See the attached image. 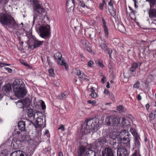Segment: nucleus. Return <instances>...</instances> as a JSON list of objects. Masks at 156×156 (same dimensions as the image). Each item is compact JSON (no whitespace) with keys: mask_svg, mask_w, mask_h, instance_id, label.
<instances>
[{"mask_svg":"<svg viewBox=\"0 0 156 156\" xmlns=\"http://www.w3.org/2000/svg\"><path fill=\"white\" fill-rule=\"evenodd\" d=\"M99 126V119L97 118H89L85 120V123L82 125L81 131L84 134L90 133L97 129Z\"/></svg>","mask_w":156,"mask_h":156,"instance_id":"nucleus-1","label":"nucleus"},{"mask_svg":"<svg viewBox=\"0 0 156 156\" xmlns=\"http://www.w3.org/2000/svg\"><path fill=\"white\" fill-rule=\"evenodd\" d=\"M13 90L15 95L19 98H21L26 96L27 90L24 87V84L20 79L15 80L12 84Z\"/></svg>","mask_w":156,"mask_h":156,"instance_id":"nucleus-2","label":"nucleus"},{"mask_svg":"<svg viewBox=\"0 0 156 156\" xmlns=\"http://www.w3.org/2000/svg\"><path fill=\"white\" fill-rule=\"evenodd\" d=\"M0 23L3 26L13 30L16 29L18 26L14 19L7 13H0Z\"/></svg>","mask_w":156,"mask_h":156,"instance_id":"nucleus-3","label":"nucleus"},{"mask_svg":"<svg viewBox=\"0 0 156 156\" xmlns=\"http://www.w3.org/2000/svg\"><path fill=\"white\" fill-rule=\"evenodd\" d=\"M106 124L108 126H114L118 124H122L123 126H126L129 125V122L125 118H120L115 115H111L107 117L105 119Z\"/></svg>","mask_w":156,"mask_h":156,"instance_id":"nucleus-4","label":"nucleus"},{"mask_svg":"<svg viewBox=\"0 0 156 156\" xmlns=\"http://www.w3.org/2000/svg\"><path fill=\"white\" fill-rule=\"evenodd\" d=\"M131 134L127 130H122L119 133V136L118 142L122 144L127 148L129 149L130 147V141Z\"/></svg>","mask_w":156,"mask_h":156,"instance_id":"nucleus-5","label":"nucleus"},{"mask_svg":"<svg viewBox=\"0 0 156 156\" xmlns=\"http://www.w3.org/2000/svg\"><path fill=\"white\" fill-rule=\"evenodd\" d=\"M34 4V20H35L37 17L39 19H43L45 16V9L39 4L37 0H32Z\"/></svg>","mask_w":156,"mask_h":156,"instance_id":"nucleus-6","label":"nucleus"},{"mask_svg":"<svg viewBox=\"0 0 156 156\" xmlns=\"http://www.w3.org/2000/svg\"><path fill=\"white\" fill-rule=\"evenodd\" d=\"M78 156H96L98 153L97 151H93L92 147L86 148L80 145L78 150Z\"/></svg>","mask_w":156,"mask_h":156,"instance_id":"nucleus-7","label":"nucleus"},{"mask_svg":"<svg viewBox=\"0 0 156 156\" xmlns=\"http://www.w3.org/2000/svg\"><path fill=\"white\" fill-rule=\"evenodd\" d=\"M130 131L134 137V148L139 149L140 147V141L141 140L139 135L137 133L136 130L134 129L131 128L130 129Z\"/></svg>","mask_w":156,"mask_h":156,"instance_id":"nucleus-8","label":"nucleus"},{"mask_svg":"<svg viewBox=\"0 0 156 156\" xmlns=\"http://www.w3.org/2000/svg\"><path fill=\"white\" fill-rule=\"evenodd\" d=\"M40 36L43 38H46L49 34L50 27L49 25L41 26L39 28Z\"/></svg>","mask_w":156,"mask_h":156,"instance_id":"nucleus-9","label":"nucleus"},{"mask_svg":"<svg viewBox=\"0 0 156 156\" xmlns=\"http://www.w3.org/2000/svg\"><path fill=\"white\" fill-rule=\"evenodd\" d=\"M106 138L108 139V143L112 145H116L117 141H118L119 139H118L119 136V134L116 135V133L114 132L112 133H110L105 135Z\"/></svg>","mask_w":156,"mask_h":156,"instance_id":"nucleus-10","label":"nucleus"},{"mask_svg":"<svg viewBox=\"0 0 156 156\" xmlns=\"http://www.w3.org/2000/svg\"><path fill=\"white\" fill-rule=\"evenodd\" d=\"M102 156H114L111 148L107 147L104 148L102 151Z\"/></svg>","mask_w":156,"mask_h":156,"instance_id":"nucleus-11","label":"nucleus"},{"mask_svg":"<svg viewBox=\"0 0 156 156\" xmlns=\"http://www.w3.org/2000/svg\"><path fill=\"white\" fill-rule=\"evenodd\" d=\"M117 156H128L126 149L124 147L118 148L117 151Z\"/></svg>","mask_w":156,"mask_h":156,"instance_id":"nucleus-12","label":"nucleus"},{"mask_svg":"<svg viewBox=\"0 0 156 156\" xmlns=\"http://www.w3.org/2000/svg\"><path fill=\"white\" fill-rule=\"evenodd\" d=\"M107 142L108 143V138H106V136L105 137H101L98 140L97 144V146L100 145L102 147L104 144Z\"/></svg>","mask_w":156,"mask_h":156,"instance_id":"nucleus-13","label":"nucleus"},{"mask_svg":"<svg viewBox=\"0 0 156 156\" xmlns=\"http://www.w3.org/2000/svg\"><path fill=\"white\" fill-rule=\"evenodd\" d=\"M101 48L109 55L110 58H111V54L113 51L110 48H108L106 45L104 43H101L100 44Z\"/></svg>","mask_w":156,"mask_h":156,"instance_id":"nucleus-14","label":"nucleus"},{"mask_svg":"<svg viewBox=\"0 0 156 156\" xmlns=\"http://www.w3.org/2000/svg\"><path fill=\"white\" fill-rule=\"evenodd\" d=\"M74 5V1L73 0H67V1L66 8L67 10L69 11H73Z\"/></svg>","mask_w":156,"mask_h":156,"instance_id":"nucleus-15","label":"nucleus"},{"mask_svg":"<svg viewBox=\"0 0 156 156\" xmlns=\"http://www.w3.org/2000/svg\"><path fill=\"white\" fill-rule=\"evenodd\" d=\"M102 20L103 30L105 34V37L106 38H108L109 37L108 29L106 26V23L105 20L103 18H102Z\"/></svg>","mask_w":156,"mask_h":156,"instance_id":"nucleus-16","label":"nucleus"},{"mask_svg":"<svg viewBox=\"0 0 156 156\" xmlns=\"http://www.w3.org/2000/svg\"><path fill=\"white\" fill-rule=\"evenodd\" d=\"M19 143L20 142L19 140L16 139H14L12 141L11 146L13 149H16L20 147Z\"/></svg>","mask_w":156,"mask_h":156,"instance_id":"nucleus-17","label":"nucleus"},{"mask_svg":"<svg viewBox=\"0 0 156 156\" xmlns=\"http://www.w3.org/2000/svg\"><path fill=\"white\" fill-rule=\"evenodd\" d=\"M32 41L33 43L34 48L40 46L42 45L43 43L44 42L43 41H38L36 38H33Z\"/></svg>","mask_w":156,"mask_h":156,"instance_id":"nucleus-18","label":"nucleus"},{"mask_svg":"<svg viewBox=\"0 0 156 156\" xmlns=\"http://www.w3.org/2000/svg\"><path fill=\"white\" fill-rule=\"evenodd\" d=\"M80 44L83 45L84 47L85 46V47L87 48V50L89 52L91 51V50L90 48L89 43L87 41L83 39L80 40Z\"/></svg>","mask_w":156,"mask_h":156,"instance_id":"nucleus-19","label":"nucleus"},{"mask_svg":"<svg viewBox=\"0 0 156 156\" xmlns=\"http://www.w3.org/2000/svg\"><path fill=\"white\" fill-rule=\"evenodd\" d=\"M141 62H138L133 63L132 64L131 67L129 68V70L132 72H134L136 69L138 67L141 66Z\"/></svg>","mask_w":156,"mask_h":156,"instance_id":"nucleus-20","label":"nucleus"},{"mask_svg":"<svg viewBox=\"0 0 156 156\" xmlns=\"http://www.w3.org/2000/svg\"><path fill=\"white\" fill-rule=\"evenodd\" d=\"M11 155L13 156H27L25 152L20 150H17L13 152Z\"/></svg>","mask_w":156,"mask_h":156,"instance_id":"nucleus-21","label":"nucleus"},{"mask_svg":"<svg viewBox=\"0 0 156 156\" xmlns=\"http://www.w3.org/2000/svg\"><path fill=\"white\" fill-rule=\"evenodd\" d=\"M2 90L6 93H9L12 90L11 85L10 83L5 84L2 88Z\"/></svg>","mask_w":156,"mask_h":156,"instance_id":"nucleus-22","label":"nucleus"},{"mask_svg":"<svg viewBox=\"0 0 156 156\" xmlns=\"http://www.w3.org/2000/svg\"><path fill=\"white\" fill-rule=\"evenodd\" d=\"M19 129L21 131H23L25 129V123L23 121H20L18 123Z\"/></svg>","mask_w":156,"mask_h":156,"instance_id":"nucleus-23","label":"nucleus"},{"mask_svg":"<svg viewBox=\"0 0 156 156\" xmlns=\"http://www.w3.org/2000/svg\"><path fill=\"white\" fill-rule=\"evenodd\" d=\"M149 16L151 19L156 18V10L153 9L151 10L149 12Z\"/></svg>","mask_w":156,"mask_h":156,"instance_id":"nucleus-24","label":"nucleus"},{"mask_svg":"<svg viewBox=\"0 0 156 156\" xmlns=\"http://www.w3.org/2000/svg\"><path fill=\"white\" fill-rule=\"evenodd\" d=\"M35 122L37 126V127H43V120L41 118L36 119Z\"/></svg>","mask_w":156,"mask_h":156,"instance_id":"nucleus-25","label":"nucleus"},{"mask_svg":"<svg viewBox=\"0 0 156 156\" xmlns=\"http://www.w3.org/2000/svg\"><path fill=\"white\" fill-rule=\"evenodd\" d=\"M62 56V55L61 53L59 52L56 53L54 55L55 58L56 59H57L58 60V62L59 64L60 61L61 62V61L62 60L61 59Z\"/></svg>","mask_w":156,"mask_h":156,"instance_id":"nucleus-26","label":"nucleus"},{"mask_svg":"<svg viewBox=\"0 0 156 156\" xmlns=\"http://www.w3.org/2000/svg\"><path fill=\"white\" fill-rule=\"evenodd\" d=\"M25 101L26 100H19L17 101V102L16 103V105L19 108H23L24 107V105Z\"/></svg>","mask_w":156,"mask_h":156,"instance_id":"nucleus-27","label":"nucleus"},{"mask_svg":"<svg viewBox=\"0 0 156 156\" xmlns=\"http://www.w3.org/2000/svg\"><path fill=\"white\" fill-rule=\"evenodd\" d=\"M34 112L32 109H28L27 111V115L28 117L30 118L32 117H34Z\"/></svg>","mask_w":156,"mask_h":156,"instance_id":"nucleus-28","label":"nucleus"},{"mask_svg":"<svg viewBox=\"0 0 156 156\" xmlns=\"http://www.w3.org/2000/svg\"><path fill=\"white\" fill-rule=\"evenodd\" d=\"M118 28L119 31L122 32H123L125 30L124 26L121 23L118 24Z\"/></svg>","mask_w":156,"mask_h":156,"instance_id":"nucleus-29","label":"nucleus"},{"mask_svg":"<svg viewBox=\"0 0 156 156\" xmlns=\"http://www.w3.org/2000/svg\"><path fill=\"white\" fill-rule=\"evenodd\" d=\"M42 113L40 112L37 111L34 112V119H37L40 118L39 116H41Z\"/></svg>","mask_w":156,"mask_h":156,"instance_id":"nucleus-30","label":"nucleus"},{"mask_svg":"<svg viewBox=\"0 0 156 156\" xmlns=\"http://www.w3.org/2000/svg\"><path fill=\"white\" fill-rule=\"evenodd\" d=\"M112 9H108L111 15L112 16L114 17L116 15V11L114 8H112Z\"/></svg>","mask_w":156,"mask_h":156,"instance_id":"nucleus-31","label":"nucleus"},{"mask_svg":"<svg viewBox=\"0 0 156 156\" xmlns=\"http://www.w3.org/2000/svg\"><path fill=\"white\" fill-rule=\"evenodd\" d=\"M59 64L61 65L64 66L65 67V69L66 70H68L69 69V66L66 63H65L64 61L63 60H62L60 62V61L59 62Z\"/></svg>","mask_w":156,"mask_h":156,"instance_id":"nucleus-32","label":"nucleus"},{"mask_svg":"<svg viewBox=\"0 0 156 156\" xmlns=\"http://www.w3.org/2000/svg\"><path fill=\"white\" fill-rule=\"evenodd\" d=\"M67 94V92L66 91H65L61 95H60L59 97L61 99H64L66 98Z\"/></svg>","mask_w":156,"mask_h":156,"instance_id":"nucleus-33","label":"nucleus"},{"mask_svg":"<svg viewBox=\"0 0 156 156\" xmlns=\"http://www.w3.org/2000/svg\"><path fill=\"white\" fill-rule=\"evenodd\" d=\"M49 75L51 77H54L55 73L54 72V69L51 68L49 69L48 71Z\"/></svg>","mask_w":156,"mask_h":156,"instance_id":"nucleus-34","label":"nucleus"},{"mask_svg":"<svg viewBox=\"0 0 156 156\" xmlns=\"http://www.w3.org/2000/svg\"><path fill=\"white\" fill-rule=\"evenodd\" d=\"M73 72L79 77L81 76V73L80 69H76L74 70Z\"/></svg>","mask_w":156,"mask_h":156,"instance_id":"nucleus-35","label":"nucleus"},{"mask_svg":"<svg viewBox=\"0 0 156 156\" xmlns=\"http://www.w3.org/2000/svg\"><path fill=\"white\" fill-rule=\"evenodd\" d=\"M102 3H101L100 4L99 6V9L102 10L103 9V7L105 6V5H106V3L105 1V0H102Z\"/></svg>","mask_w":156,"mask_h":156,"instance_id":"nucleus-36","label":"nucleus"},{"mask_svg":"<svg viewBox=\"0 0 156 156\" xmlns=\"http://www.w3.org/2000/svg\"><path fill=\"white\" fill-rule=\"evenodd\" d=\"M156 4L155 0H150V4L151 7H153Z\"/></svg>","mask_w":156,"mask_h":156,"instance_id":"nucleus-37","label":"nucleus"},{"mask_svg":"<svg viewBox=\"0 0 156 156\" xmlns=\"http://www.w3.org/2000/svg\"><path fill=\"white\" fill-rule=\"evenodd\" d=\"M87 103L89 104L92 105V106H94L96 104V101L95 100H93L92 101L90 100H88Z\"/></svg>","mask_w":156,"mask_h":156,"instance_id":"nucleus-38","label":"nucleus"},{"mask_svg":"<svg viewBox=\"0 0 156 156\" xmlns=\"http://www.w3.org/2000/svg\"><path fill=\"white\" fill-rule=\"evenodd\" d=\"M96 64L98 65V66H99L101 67H104V65L102 64V62L99 60H98L96 61Z\"/></svg>","mask_w":156,"mask_h":156,"instance_id":"nucleus-39","label":"nucleus"},{"mask_svg":"<svg viewBox=\"0 0 156 156\" xmlns=\"http://www.w3.org/2000/svg\"><path fill=\"white\" fill-rule=\"evenodd\" d=\"M124 107L122 105H119L117 107V109L120 112H123L124 110Z\"/></svg>","mask_w":156,"mask_h":156,"instance_id":"nucleus-40","label":"nucleus"},{"mask_svg":"<svg viewBox=\"0 0 156 156\" xmlns=\"http://www.w3.org/2000/svg\"><path fill=\"white\" fill-rule=\"evenodd\" d=\"M149 117L150 120H153L154 119V117H155L154 116V114L152 113V112H151L149 114Z\"/></svg>","mask_w":156,"mask_h":156,"instance_id":"nucleus-41","label":"nucleus"},{"mask_svg":"<svg viewBox=\"0 0 156 156\" xmlns=\"http://www.w3.org/2000/svg\"><path fill=\"white\" fill-rule=\"evenodd\" d=\"M110 98L112 100H114L115 99V96L112 93H110L108 95Z\"/></svg>","mask_w":156,"mask_h":156,"instance_id":"nucleus-42","label":"nucleus"},{"mask_svg":"<svg viewBox=\"0 0 156 156\" xmlns=\"http://www.w3.org/2000/svg\"><path fill=\"white\" fill-rule=\"evenodd\" d=\"M87 77V76L84 74L83 73H82V74H81V76H79V78L81 79L82 80H83L84 79H85V77Z\"/></svg>","mask_w":156,"mask_h":156,"instance_id":"nucleus-43","label":"nucleus"},{"mask_svg":"<svg viewBox=\"0 0 156 156\" xmlns=\"http://www.w3.org/2000/svg\"><path fill=\"white\" fill-rule=\"evenodd\" d=\"M140 84V82L138 81H137L133 85V87L135 88H138L139 87Z\"/></svg>","mask_w":156,"mask_h":156,"instance_id":"nucleus-44","label":"nucleus"},{"mask_svg":"<svg viewBox=\"0 0 156 156\" xmlns=\"http://www.w3.org/2000/svg\"><path fill=\"white\" fill-rule=\"evenodd\" d=\"M90 95L91 96V97L93 98H95L98 96L97 94H96V93L95 92L92 93L90 94Z\"/></svg>","mask_w":156,"mask_h":156,"instance_id":"nucleus-45","label":"nucleus"},{"mask_svg":"<svg viewBox=\"0 0 156 156\" xmlns=\"http://www.w3.org/2000/svg\"><path fill=\"white\" fill-rule=\"evenodd\" d=\"M41 106L43 110H44L46 108L44 102L43 101H41Z\"/></svg>","mask_w":156,"mask_h":156,"instance_id":"nucleus-46","label":"nucleus"},{"mask_svg":"<svg viewBox=\"0 0 156 156\" xmlns=\"http://www.w3.org/2000/svg\"><path fill=\"white\" fill-rule=\"evenodd\" d=\"M94 62H93L91 60H90L89 61L88 63V65L90 67H92L93 66Z\"/></svg>","mask_w":156,"mask_h":156,"instance_id":"nucleus-47","label":"nucleus"},{"mask_svg":"<svg viewBox=\"0 0 156 156\" xmlns=\"http://www.w3.org/2000/svg\"><path fill=\"white\" fill-rule=\"evenodd\" d=\"M58 129H61L63 131H65V130L64 126L63 125H61L60 126L59 128H58Z\"/></svg>","mask_w":156,"mask_h":156,"instance_id":"nucleus-48","label":"nucleus"},{"mask_svg":"<svg viewBox=\"0 0 156 156\" xmlns=\"http://www.w3.org/2000/svg\"><path fill=\"white\" fill-rule=\"evenodd\" d=\"M4 68L9 73H11L12 72V69L7 67H5Z\"/></svg>","mask_w":156,"mask_h":156,"instance_id":"nucleus-49","label":"nucleus"},{"mask_svg":"<svg viewBox=\"0 0 156 156\" xmlns=\"http://www.w3.org/2000/svg\"><path fill=\"white\" fill-rule=\"evenodd\" d=\"M104 93L108 95V94H110V92L107 89H105L104 91Z\"/></svg>","mask_w":156,"mask_h":156,"instance_id":"nucleus-50","label":"nucleus"},{"mask_svg":"<svg viewBox=\"0 0 156 156\" xmlns=\"http://www.w3.org/2000/svg\"><path fill=\"white\" fill-rule=\"evenodd\" d=\"M7 153V150L6 149L3 150V151H2L1 154L3 155H5L6 154V153Z\"/></svg>","mask_w":156,"mask_h":156,"instance_id":"nucleus-51","label":"nucleus"},{"mask_svg":"<svg viewBox=\"0 0 156 156\" xmlns=\"http://www.w3.org/2000/svg\"><path fill=\"white\" fill-rule=\"evenodd\" d=\"M108 5L111 7V8H113V4L111 0L108 2Z\"/></svg>","mask_w":156,"mask_h":156,"instance_id":"nucleus-52","label":"nucleus"},{"mask_svg":"<svg viewBox=\"0 0 156 156\" xmlns=\"http://www.w3.org/2000/svg\"><path fill=\"white\" fill-rule=\"evenodd\" d=\"M25 138L26 140L27 141H29L30 140V136L29 135H25Z\"/></svg>","mask_w":156,"mask_h":156,"instance_id":"nucleus-53","label":"nucleus"},{"mask_svg":"<svg viewBox=\"0 0 156 156\" xmlns=\"http://www.w3.org/2000/svg\"><path fill=\"white\" fill-rule=\"evenodd\" d=\"M81 6L83 7H85V5L84 3L82 1H80V2Z\"/></svg>","mask_w":156,"mask_h":156,"instance_id":"nucleus-54","label":"nucleus"},{"mask_svg":"<svg viewBox=\"0 0 156 156\" xmlns=\"http://www.w3.org/2000/svg\"><path fill=\"white\" fill-rule=\"evenodd\" d=\"M105 78L106 77L104 75H103L102 78L101 80V81L102 83H105Z\"/></svg>","mask_w":156,"mask_h":156,"instance_id":"nucleus-55","label":"nucleus"},{"mask_svg":"<svg viewBox=\"0 0 156 156\" xmlns=\"http://www.w3.org/2000/svg\"><path fill=\"white\" fill-rule=\"evenodd\" d=\"M136 13L137 12L136 11L133 10H132V11L130 12L131 13H132L134 15H135Z\"/></svg>","mask_w":156,"mask_h":156,"instance_id":"nucleus-56","label":"nucleus"},{"mask_svg":"<svg viewBox=\"0 0 156 156\" xmlns=\"http://www.w3.org/2000/svg\"><path fill=\"white\" fill-rule=\"evenodd\" d=\"M133 1L134 2V6L136 8H137L138 7V6L136 5V3H137L136 1V0H133Z\"/></svg>","mask_w":156,"mask_h":156,"instance_id":"nucleus-57","label":"nucleus"},{"mask_svg":"<svg viewBox=\"0 0 156 156\" xmlns=\"http://www.w3.org/2000/svg\"><path fill=\"white\" fill-rule=\"evenodd\" d=\"M47 61L48 65H50L51 63V61L50 59H49L48 56H47Z\"/></svg>","mask_w":156,"mask_h":156,"instance_id":"nucleus-58","label":"nucleus"},{"mask_svg":"<svg viewBox=\"0 0 156 156\" xmlns=\"http://www.w3.org/2000/svg\"><path fill=\"white\" fill-rule=\"evenodd\" d=\"M90 91L92 93L95 92V90L94 89V88L92 87L90 89Z\"/></svg>","mask_w":156,"mask_h":156,"instance_id":"nucleus-59","label":"nucleus"},{"mask_svg":"<svg viewBox=\"0 0 156 156\" xmlns=\"http://www.w3.org/2000/svg\"><path fill=\"white\" fill-rule=\"evenodd\" d=\"M146 108L147 110H148L149 108L150 107V105L149 104H147L146 105H145Z\"/></svg>","mask_w":156,"mask_h":156,"instance_id":"nucleus-60","label":"nucleus"},{"mask_svg":"<svg viewBox=\"0 0 156 156\" xmlns=\"http://www.w3.org/2000/svg\"><path fill=\"white\" fill-rule=\"evenodd\" d=\"M137 98L138 100L140 101L141 99V97L140 94H139L137 96Z\"/></svg>","mask_w":156,"mask_h":156,"instance_id":"nucleus-61","label":"nucleus"},{"mask_svg":"<svg viewBox=\"0 0 156 156\" xmlns=\"http://www.w3.org/2000/svg\"><path fill=\"white\" fill-rule=\"evenodd\" d=\"M5 66V63L2 62H0V67H3Z\"/></svg>","mask_w":156,"mask_h":156,"instance_id":"nucleus-62","label":"nucleus"},{"mask_svg":"<svg viewBox=\"0 0 156 156\" xmlns=\"http://www.w3.org/2000/svg\"><path fill=\"white\" fill-rule=\"evenodd\" d=\"M123 74H124V77L125 78H128V76H127L128 75L127 73H124Z\"/></svg>","mask_w":156,"mask_h":156,"instance_id":"nucleus-63","label":"nucleus"},{"mask_svg":"<svg viewBox=\"0 0 156 156\" xmlns=\"http://www.w3.org/2000/svg\"><path fill=\"white\" fill-rule=\"evenodd\" d=\"M110 84H109V82H108L107 83V85H106V87L107 88H110Z\"/></svg>","mask_w":156,"mask_h":156,"instance_id":"nucleus-64","label":"nucleus"}]
</instances>
